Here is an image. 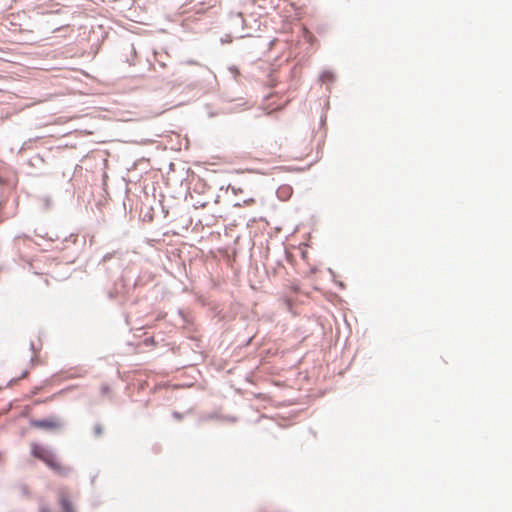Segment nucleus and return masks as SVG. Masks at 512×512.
<instances>
[{"label":"nucleus","mask_w":512,"mask_h":512,"mask_svg":"<svg viewBox=\"0 0 512 512\" xmlns=\"http://www.w3.org/2000/svg\"><path fill=\"white\" fill-rule=\"evenodd\" d=\"M39 512H51V510L46 506H41L39 508Z\"/></svg>","instance_id":"obj_6"},{"label":"nucleus","mask_w":512,"mask_h":512,"mask_svg":"<svg viewBox=\"0 0 512 512\" xmlns=\"http://www.w3.org/2000/svg\"><path fill=\"white\" fill-rule=\"evenodd\" d=\"M30 424L34 428L46 429V430L58 429L61 426L60 421L55 417L41 419V420H31Z\"/></svg>","instance_id":"obj_3"},{"label":"nucleus","mask_w":512,"mask_h":512,"mask_svg":"<svg viewBox=\"0 0 512 512\" xmlns=\"http://www.w3.org/2000/svg\"><path fill=\"white\" fill-rule=\"evenodd\" d=\"M103 432L102 426L97 424L94 426V433L96 436H100Z\"/></svg>","instance_id":"obj_5"},{"label":"nucleus","mask_w":512,"mask_h":512,"mask_svg":"<svg viewBox=\"0 0 512 512\" xmlns=\"http://www.w3.org/2000/svg\"><path fill=\"white\" fill-rule=\"evenodd\" d=\"M100 390H101V394L103 396H109L112 393L111 387L108 384H106V383L101 385Z\"/></svg>","instance_id":"obj_4"},{"label":"nucleus","mask_w":512,"mask_h":512,"mask_svg":"<svg viewBox=\"0 0 512 512\" xmlns=\"http://www.w3.org/2000/svg\"><path fill=\"white\" fill-rule=\"evenodd\" d=\"M58 503L62 512H77L75 504L65 489L59 490Z\"/></svg>","instance_id":"obj_2"},{"label":"nucleus","mask_w":512,"mask_h":512,"mask_svg":"<svg viewBox=\"0 0 512 512\" xmlns=\"http://www.w3.org/2000/svg\"><path fill=\"white\" fill-rule=\"evenodd\" d=\"M31 454L43 461L46 465H48L52 470H54L56 473L60 475H66L67 474V468L63 466L56 457L48 451L45 447L42 445H39L37 443L31 444Z\"/></svg>","instance_id":"obj_1"}]
</instances>
